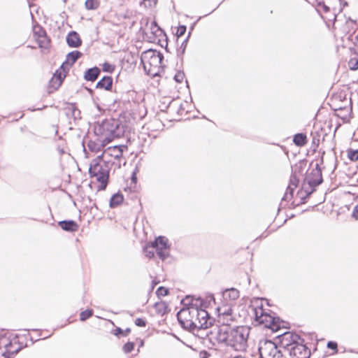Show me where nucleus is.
Wrapping results in <instances>:
<instances>
[{"mask_svg": "<svg viewBox=\"0 0 358 358\" xmlns=\"http://www.w3.org/2000/svg\"><path fill=\"white\" fill-rule=\"evenodd\" d=\"M134 344L132 342H128L123 346V350L126 353H129L131 352L134 349Z\"/></svg>", "mask_w": 358, "mask_h": 358, "instance_id": "obj_34", "label": "nucleus"}, {"mask_svg": "<svg viewBox=\"0 0 358 358\" xmlns=\"http://www.w3.org/2000/svg\"><path fill=\"white\" fill-rule=\"evenodd\" d=\"M167 241L168 240L166 238L159 236L152 243L155 248L157 255L162 260H164L169 255Z\"/></svg>", "mask_w": 358, "mask_h": 358, "instance_id": "obj_8", "label": "nucleus"}, {"mask_svg": "<svg viewBox=\"0 0 358 358\" xmlns=\"http://www.w3.org/2000/svg\"><path fill=\"white\" fill-rule=\"evenodd\" d=\"M250 328L239 326L235 328L228 327H215L206 333L209 340L215 343H224L236 351H244L248 347Z\"/></svg>", "mask_w": 358, "mask_h": 358, "instance_id": "obj_1", "label": "nucleus"}, {"mask_svg": "<svg viewBox=\"0 0 358 358\" xmlns=\"http://www.w3.org/2000/svg\"><path fill=\"white\" fill-rule=\"evenodd\" d=\"M64 77H65V75L62 76L61 72L59 73H57V72L55 74H54L50 81V88L57 90L61 85Z\"/></svg>", "mask_w": 358, "mask_h": 358, "instance_id": "obj_18", "label": "nucleus"}, {"mask_svg": "<svg viewBox=\"0 0 358 358\" xmlns=\"http://www.w3.org/2000/svg\"><path fill=\"white\" fill-rule=\"evenodd\" d=\"M123 332L124 331L121 328L117 327L115 329L114 334L115 336H119L120 334H123Z\"/></svg>", "mask_w": 358, "mask_h": 358, "instance_id": "obj_43", "label": "nucleus"}, {"mask_svg": "<svg viewBox=\"0 0 358 358\" xmlns=\"http://www.w3.org/2000/svg\"><path fill=\"white\" fill-rule=\"evenodd\" d=\"M123 201V196L120 194H115L113 195V196L110 198V208H115L119 204H120Z\"/></svg>", "mask_w": 358, "mask_h": 358, "instance_id": "obj_23", "label": "nucleus"}, {"mask_svg": "<svg viewBox=\"0 0 358 358\" xmlns=\"http://www.w3.org/2000/svg\"><path fill=\"white\" fill-rule=\"evenodd\" d=\"M101 145L99 144V143H96L94 141H89L88 144H87V147L89 148L90 150H91L92 152H97L100 150V148H101Z\"/></svg>", "mask_w": 358, "mask_h": 358, "instance_id": "obj_28", "label": "nucleus"}, {"mask_svg": "<svg viewBox=\"0 0 358 358\" xmlns=\"http://www.w3.org/2000/svg\"><path fill=\"white\" fill-rule=\"evenodd\" d=\"M327 347L331 350H335V353L337 352V343L336 342H334V341H329L328 343H327Z\"/></svg>", "mask_w": 358, "mask_h": 358, "instance_id": "obj_37", "label": "nucleus"}, {"mask_svg": "<svg viewBox=\"0 0 358 358\" xmlns=\"http://www.w3.org/2000/svg\"><path fill=\"white\" fill-rule=\"evenodd\" d=\"M108 124V122H103V124L101 125L103 130H104L106 128H107Z\"/></svg>", "mask_w": 358, "mask_h": 358, "instance_id": "obj_44", "label": "nucleus"}, {"mask_svg": "<svg viewBox=\"0 0 358 358\" xmlns=\"http://www.w3.org/2000/svg\"><path fill=\"white\" fill-rule=\"evenodd\" d=\"M184 73L182 72H178L175 75L174 79L178 83H182L184 79Z\"/></svg>", "mask_w": 358, "mask_h": 358, "instance_id": "obj_36", "label": "nucleus"}, {"mask_svg": "<svg viewBox=\"0 0 358 358\" xmlns=\"http://www.w3.org/2000/svg\"><path fill=\"white\" fill-rule=\"evenodd\" d=\"M110 170V164L102 158V155L98 156L93 159L90 166L89 172L91 178H94L99 183V189H106Z\"/></svg>", "mask_w": 358, "mask_h": 358, "instance_id": "obj_2", "label": "nucleus"}, {"mask_svg": "<svg viewBox=\"0 0 358 358\" xmlns=\"http://www.w3.org/2000/svg\"><path fill=\"white\" fill-rule=\"evenodd\" d=\"M182 303L185 308L201 307L202 300L200 298H194L191 296H187L182 300Z\"/></svg>", "mask_w": 358, "mask_h": 358, "instance_id": "obj_12", "label": "nucleus"}, {"mask_svg": "<svg viewBox=\"0 0 358 358\" xmlns=\"http://www.w3.org/2000/svg\"><path fill=\"white\" fill-rule=\"evenodd\" d=\"M130 331L131 330L129 328L126 329V330L123 332L124 335L127 336L130 332Z\"/></svg>", "mask_w": 358, "mask_h": 358, "instance_id": "obj_45", "label": "nucleus"}, {"mask_svg": "<svg viewBox=\"0 0 358 358\" xmlns=\"http://www.w3.org/2000/svg\"><path fill=\"white\" fill-rule=\"evenodd\" d=\"M199 321L202 324L201 327L196 328L197 329H208L212 324V320L210 318L208 312L200 307L199 313Z\"/></svg>", "mask_w": 358, "mask_h": 358, "instance_id": "obj_11", "label": "nucleus"}, {"mask_svg": "<svg viewBox=\"0 0 358 358\" xmlns=\"http://www.w3.org/2000/svg\"><path fill=\"white\" fill-rule=\"evenodd\" d=\"M352 216L356 219L358 220V205L355 206L353 213Z\"/></svg>", "mask_w": 358, "mask_h": 358, "instance_id": "obj_42", "label": "nucleus"}, {"mask_svg": "<svg viewBox=\"0 0 358 358\" xmlns=\"http://www.w3.org/2000/svg\"><path fill=\"white\" fill-rule=\"evenodd\" d=\"M305 181L307 182V183L313 187H316L322 183V171L318 164H316L315 167L313 168L310 172L307 173L305 178Z\"/></svg>", "mask_w": 358, "mask_h": 358, "instance_id": "obj_7", "label": "nucleus"}, {"mask_svg": "<svg viewBox=\"0 0 358 358\" xmlns=\"http://www.w3.org/2000/svg\"><path fill=\"white\" fill-rule=\"evenodd\" d=\"M186 31V27L185 26H180L178 28L177 35L178 36H182Z\"/></svg>", "mask_w": 358, "mask_h": 358, "instance_id": "obj_38", "label": "nucleus"}, {"mask_svg": "<svg viewBox=\"0 0 358 358\" xmlns=\"http://www.w3.org/2000/svg\"><path fill=\"white\" fill-rule=\"evenodd\" d=\"M358 43V34L355 36V44H357Z\"/></svg>", "mask_w": 358, "mask_h": 358, "instance_id": "obj_46", "label": "nucleus"}, {"mask_svg": "<svg viewBox=\"0 0 358 358\" xmlns=\"http://www.w3.org/2000/svg\"><path fill=\"white\" fill-rule=\"evenodd\" d=\"M154 250H155V248L152 243H151V245H146L144 248L145 256L150 259L153 257L155 254Z\"/></svg>", "mask_w": 358, "mask_h": 358, "instance_id": "obj_27", "label": "nucleus"}, {"mask_svg": "<svg viewBox=\"0 0 358 358\" xmlns=\"http://www.w3.org/2000/svg\"><path fill=\"white\" fill-rule=\"evenodd\" d=\"M299 340H301V338L298 334L287 332L282 334V343L286 348V343H295Z\"/></svg>", "mask_w": 358, "mask_h": 358, "instance_id": "obj_16", "label": "nucleus"}, {"mask_svg": "<svg viewBox=\"0 0 358 358\" xmlns=\"http://www.w3.org/2000/svg\"><path fill=\"white\" fill-rule=\"evenodd\" d=\"M157 0H143L141 2V6L145 8H151L156 5Z\"/></svg>", "mask_w": 358, "mask_h": 358, "instance_id": "obj_30", "label": "nucleus"}, {"mask_svg": "<svg viewBox=\"0 0 358 358\" xmlns=\"http://www.w3.org/2000/svg\"><path fill=\"white\" fill-rule=\"evenodd\" d=\"M168 289L164 287H159L157 290V294L159 296H164L167 295Z\"/></svg>", "mask_w": 358, "mask_h": 358, "instance_id": "obj_35", "label": "nucleus"}, {"mask_svg": "<svg viewBox=\"0 0 358 358\" xmlns=\"http://www.w3.org/2000/svg\"><path fill=\"white\" fill-rule=\"evenodd\" d=\"M223 296L226 299L234 301L239 297V292L234 288L228 289L224 292Z\"/></svg>", "mask_w": 358, "mask_h": 358, "instance_id": "obj_21", "label": "nucleus"}, {"mask_svg": "<svg viewBox=\"0 0 358 358\" xmlns=\"http://www.w3.org/2000/svg\"><path fill=\"white\" fill-rule=\"evenodd\" d=\"M217 320L222 325L220 327H228L234 320V317L232 314V309L229 305H223L217 308Z\"/></svg>", "mask_w": 358, "mask_h": 358, "instance_id": "obj_6", "label": "nucleus"}, {"mask_svg": "<svg viewBox=\"0 0 358 358\" xmlns=\"http://www.w3.org/2000/svg\"><path fill=\"white\" fill-rule=\"evenodd\" d=\"M294 189H289L288 187L287 188V190H286V192H285V196L283 198V199H288V194H290V196H292V194H293V191H294Z\"/></svg>", "mask_w": 358, "mask_h": 358, "instance_id": "obj_41", "label": "nucleus"}, {"mask_svg": "<svg viewBox=\"0 0 358 358\" xmlns=\"http://www.w3.org/2000/svg\"><path fill=\"white\" fill-rule=\"evenodd\" d=\"M348 156L352 161L358 160V150H350L348 152Z\"/></svg>", "mask_w": 358, "mask_h": 358, "instance_id": "obj_31", "label": "nucleus"}, {"mask_svg": "<svg viewBox=\"0 0 358 358\" xmlns=\"http://www.w3.org/2000/svg\"><path fill=\"white\" fill-rule=\"evenodd\" d=\"M163 55L157 50H148L141 55V60L148 75L157 76L161 70Z\"/></svg>", "mask_w": 358, "mask_h": 358, "instance_id": "obj_3", "label": "nucleus"}, {"mask_svg": "<svg viewBox=\"0 0 358 358\" xmlns=\"http://www.w3.org/2000/svg\"><path fill=\"white\" fill-rule=\"evenodd\" d=\"M38 43H39L40 47L45 48L47 44H48V41L46 40V38L45 36L43 37L41 39H40L38 41Z\"/></svg>", "mask_w": 358, "mask_h": 358, "instance_id": "obj_40", "label": "nucleus"}, {"mask_svg": "<svg viewBox=\"0 0 358 358\" xmlns=\"http://www.w3.org/2000/svg\"><path fill=\"white\" fill-rule=\"evenodd\" d=\"M10 346L11 343H10L5 346V348L0 347V358H10V356H13L17 352L18 350L10 351L9 347Z\"/></svg>", "mask_w": 358, "mask_h": 358, "instance_id": "obj_22", "label": "nucleus"}, {"mask_svg": "<svg viewBox=\"0 0 358 358\" xmlns=\"http://www.w3.org/2000/svg\"><path fill=\"white\" fill-rule=\"evenodd\" d=\"M349 67L352 70L358 69V59H352L348 63Z\"/></svg>", "mask_w": 358, "mask_h": 358, "instance_id": "obj_33", "label": "nucleus"}, {"mask_svg": "<svg viewBox=\"0 0 358 358\" xmlns=\"http://www.w3.org/2000/svg\"><path fill=\"white\" fill-rule=\"evenodd\" d=\"M85 6L87 10H94L99 7V2L98 0H86Z\"/></svg>", "mask_w": 358, "mask_h": 358, "instance_id": "obj_26", "label": "nucleus"}, {"mask_svg": "<svg viewBox=\"0 0 358 358\" xmlns=\"http://www.w3.org/2000/svg\"><path fill=\"white\" fill-rule=\"evenodd\" d=\"M106 155L114 157L116 159L121 157L122 155V146L117 145L112 148L110 147L107 148L101 155H102V158H103Z\"/></svg>", "mask_w": 358, "mask_h": 358, "instance_id": "obj_15", "label": "nucleus"}, {"mask_svg": "<svg viewBox=\"0 0 358 358\" xmlns=\"http://www.w3.org/2000/svg\"><path fill=\"white\" fill-rule=\"evenodd\" d=\"M200 307L192 308V319H190V322H189V327L191 329H195L196 328H199L201 327L202 324H200L199 321V313Z\"/></svg>", "mask_w": 358, "mask_h": 358, "instance_id": "obj_13", "label": "nucleus"}, {"mask_svg": "<svg viewBox=\"0 0 358 358\" xmlns=\"http://www.w3.org/2000/svg\"><path fill=\"white\" fill-rule=\"evenodd\" d=\"M294 143L298 146H303L307 143L306 136L303 134H297L294 136Z\"/></svg>", "mask_w": 358, "mask_h": 358, "instance_id": "obj_24", "label": "nucleus"}, {"mask_svg": "<svg viewBox=\"0 0 358 358\" xmlns=\"http://www.w3.org/2000/svg\"><path fill=\"white\" fill-rule=\"evenodd\" d=\"M255 315L256 321L264 324L266 327L275 331L280 329L279 318H275L270 314L264 313L262 308L255 309Z\"/></svg>", "mask_w": 358, "mask_h": 358, "instance_id": "obj_4", "label": "nucleus"}, {"mask_svg": "<svg viewBox=\"0 0 358 358\" xmlns=\"http://www.w3.org/2000/svg\"><path fill=\"white\" fill-rule=\"evenodd\" d=\"M355 46H356L357 50L358 51V43L357 44H355Z\"/></svg>", "mask_w": 358, "mask_h": 358, "instance_id": "obj_47", "label": "nucleus"}, {"mask_svg": "<svg viewBox=\"0 0 358 358\" xmlns=\"http://www.w3.org/2000/svg\"><path fill=\"white\" fill-rule=\"evenodd\" d=\"M81 56L82 53L78 50L69 52L66 55V61L62 64V68L64 70L69 69Z\"/></svg>", "mask_w": 358, "mask_h": 358, "instance_id": "obj_10", "label": "nucleus"}, {"mask_svg": "<svg viewBox=\"0 0 358 358\" xmlns=\"http://www.w3.org/2000/svg\"><path fill=\"white\" fill-rule=\"evenodd\" d=\"M136 325L138 327H145V321L141 318H138L135 321Z\"/></svg>", "mask_w": 358, "mask_h": 358, "instance_id": "obj_39", "label": "nucleus"}, {"mask_svg": "<svg viewBox=\"0 0 358 358\" xmlns=\"http://www.w3.org/2000/svg\"><path fill=\"white\" fill-rule=\"evenodd\" d=\"M112 84V78L110 76H105L96 83V87L108 90L111 88Z\"/></svg>", "mask_w": 358, "mask_h": 358, "instance_id": "obj_19", "label": "nucleus"}, {"mask_svg": "<svg viewBox=\"0 0 358 358\" xmlns=\"http://www.w3.org/2000/svg\"><path fill=\"white\" fill-rule=\"evenodd\" d=\"M299 179L296 176L293 174L291 176L289 184L288 185L289 189H295L298 186Z\"/></svg>", "mask_w": 358, "mask_h": 358, "instance_id": "obj_29", "label": "nucleus"}, {"mask_svg": "<svg viewBox=\"0 0 358 358\" xmlns=\"http://www.w3.org/2000/svg\"><path fill=\"white\" fill-rule=\"evenodd\" d=\"M286 348L289 352V356L292 358H308L310 352L309 349L299 341L295 343H286Z\"/></svg>", "mask_w": 358, "mask_h": 358, "instance_id": "obj_5", "label": "nucleus"}, {"mask_svg": "<svg viewBox=\"0 0 358 358\" xmlns=\"http://www.w3.org/2000/svg\"><path fill=\"white\" fill-rule=\"evenodd\" d=\"M92 315V311L90 310H86L85 311H83L80 314V319L82 321H85L87 319H88L90 317H91Z\"/></svg>", "mask_w": 358, "mask_h": 358, "instance_id": "obj_32", "label": "nucleus"}, {"mask_svg": "<svg viewBox=\"0 0 358 358\" xmlns=\"http://www.w3.org/2000/svg\"><path fill=\"white\" fill-rule=\"evenodd\" d=\"M66 42L72 48H78L82 43L79 34L76 31H71L67 35Z\"/></svg>", "mask_w": 358, "mask_h": 358, "instance_id": "obj_14", "label": "nucleus"}, {"mask_svg": "<svg viewBox=\"0 0 358 358\" xmlns=\"http://www.w3.org/2000/svg\"><path fill=\"white\" fill-rule=\"evenodd\" d=\"M99 72L100 71L97 67L91 68L85 72L84 78L86 80L94 81L97 78Z\"/></svg>", "mask_w": 358, "mask_h": 358, "instance_id": "obj_20", "label": "nucleus"}, {"mask_svg": "<svg viewBox=\"0 0 358 358\" xmlns=\"http://www.w3.org/2000/svg\"><path fill=\"white\" fill-rule=\"evenodd\" d=\"M59 225L62 229L67 231H76L78 228L77 223L73 220L60 221Z\"/></svg>", "mask_w": 358, "mask_h": 358, "instance_id": "obj_17", "label": "nucleus"}, {"mask_svg": "<svg viewBox=\"0 0 358 358\" xmlns=\"http://www.w3.org/2000/svg\"><path fill=\"white\" fill-rule=\"evenodd\" d=\"M148 28L150 31V33L155 36H159L162 33V30L155 21L152 22L149 25H148Z\"/></svg>", "mask_w": 358, "mask_h": 358, "instance_id": "obj_25", "label": "nucleus"}, {"mask_svg": "<svg viewBox=\"0 0 358 358\" xmlns=\"http://www.w3.org/2000/svg\"><path fill=\"white\" fill-rule=\"evenodd\" d=\"M192 308L183 307L177 314V317L180 323L185 327L189 328V322L192 319Z\"/></svg>", "mask_w": 358, "mask_h": 358, "instance_id": "obj_9", "label": "nucleus"}]
</instances>
